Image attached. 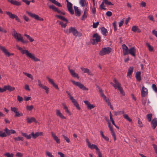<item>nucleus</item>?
<instances>
[{"mask_svg": "<svg viewBox=\"0 0 157 157\" xmlns=\"http://www.w3.org/2000/svg\"><path fill=\"white\" fill-rule=\"evenodd\" d=\"M17 49L19 50L22 54H26L27 56L29 57L35 61H40V60L36 57L34 54L30 53L28 50H23L22 48L19 47L18 45L16 46Z\"/></svg>", "mask_w": 157, "mask_h": 157, "instance_id": "1", "label": "nucleus"}, {"mask_svg": "<svg viewBox=\"0 0 157 157\" xmlns=\"http://www.w3.org/2000/svg\"><path fill=\"white\" fill-rule=\"evenodd\" d=\"M93 39L92 44L93 45L96 44L101 41V37L97 33L94 34L93 36Z\"/></svg>", "mask_w": 157, "mask_h": 157, "instance_id": "2", "label": "nucleus"}, {"mask_svg": "<svg viewBox=\"0 0 157 157\" xmlns=\"http://www.w3.org/2000/svg\"><path fill=\"white\" fill-rule=\"evenodd\" d=\"M112 49L110 47L104 48L99 53V55L101 56H103L107 54H109L111 51Z\"/></svg>", "mask_w": 157, "mask_h": 157, "instance_id": "3", "label": "nucleus"}, {"mask_svg": "<svg viewBox=\"0 0 157 157\" xmlns=\"http://www.w3.org/2000/svg\"><path fill=\"white\" fill-rule=\"evenodd\" d=\"M71 81L74 85L76 86H78L80 89L82 90H88V88L86 87L81 82H75V81L72 80H71Z\"/></svg>", "mask_w": 157, "mask_h": 157, "instance_id": "4", "label": "nucleus"}, {"mask_svg": "<svg viewBox=\"0 0 157 157\" xmlns=\"http://www.w3.org/2000/svg\"><path fill=\"white\" fill-rule=\"evenodd\" d=\"M69 32H70V33H72L73 35L76 37L77 36H82V33L78 32L75 27H70Z\"/></svg>", "mask_w": 157, "mask_h": 157, "instance_id": "5", "label": "nucleus"}, {"mask_svg": "<svg viewBox=\"0 0 157 157\" xmlns=\"http://www.w3.org/2000/svg\"><path fill=\"white\" fill-rule=\"evenodd\" d=\"M21 134L23 136L25 137L28 139H30L32 136L34 139H35L38 137L36 132L35 133H34L33 132H32L31 134L29 135H28L26 133L22 132Z\"/></svg>", "mask_w": 157, "mask_h": 157, "instance_id": "6", "label": "nucleus"}, {"mask_svg": "<svg viewBox=\"0 0 157 157\" xmlns=\"http://www.w3.org/2000/svg\"><path fill=\"white\" fill-rule=\"evenodd\" d=\"M113 81L114 82L116 83L117 85L116 87V89H117L118 90H119L121 94H122L123 95H124V92L121 86V84L117 80L116 78H114Z\"/></svg>", "mask_w": 157, "mask_h": 157, "instance_id": "7", "label": "nucleus"}, {"mask_svg": "<svg viewBox=\"0 0 157 157\" xmlns=\"http://www.w3.org/2000/svg\"><path fill=\"white\" fill-rule=\"evenodd\" d=\"M113 81L114 82L116 83L117 85L116 87V89H117L118 90H119L121 94H122L123 95H124V92L121 86V84L117 80L116 78H114Z\"/></svg>", "mask_w": 157, "mask_h": 157, "instance_id": "8", "label": "nucleus"}, {"mask_svg": "<svg viewBox=\"0 0 157 157\" xmlns=\"http://www.w3.org/2000/svg\"><path fill=\"white\" fill-rule=\"evenodd\" d=\"M26 12L31 17L34 18L37 20L40 21H43L44 20V19L43 18L39 17L37 15L33 14L31 12H29L28 11H27Z\"/></svg>", "mask_w": 157, "mask_h": 157, "instance_id": "9", "label": "nucleus"}, {"mask_svg": "<svg viewBox=\"0 0 157 157\" xmlns=\"http://www.w3.org/2000/svg\"><path fill=\"white\" fill-rule=\"evenodd\" d=\"M15 38L17 39L18 41H21L23 43H28V40H25L23 39V37L21 36V35L20 33H18L16 35H13Z\"/></svg>", "mask_w": 157, "mask_h": 157, "instance_id": "10", "label": "nucleus"}, {"mask_svg": "<svg viewBox=\"0 0 157 157\" xmlns=\"http://www.w3.org/2000/svg\"><path fill=\"white\" fill-rule=\"evenodd\" d=\"M0 49L1 50L2 52L4 53L5 55L8 57H10L11 56H13L14 54L13 53H10L8 50L6 49L4 47L1 46L0 45Z\"/></svg>", "mask_w": 157, "mask_h": 157, "instance_id": "11", "label": "nucleus"}, {"mask_svg": "<svg viewBox=\"0 0 157 157\" xmlns=\"http://www.w3.org/2000/svg\"><path fill=\"white\" fill-rule=\"evenodd\" d=\"M6 14L8 15L9 17L12 19H15V20L18 22H20V20L18 18L17 16L15 14H13L11 12H6Z\"/></svg>", "mask_w": 157, "mask_h": 157, "instance_id": "12", "label": "nucleus"}, {"mask_svg": "<svg viewBox=\"0 0 157 157\" xmlns=\"http://www.w3.org/2000/svg\"><path fill=\"white\" fill-rule=\"evenodd\" d=\"M11 110L15 113V117H20L23 116V113H19L18 111V109L16 107H11Z\"/></svg>", "mask_w": 157, "mask_h": 157, "instance_id": "13", "label": "nucleus"}, {"mask_svg": "<svg viewBox=\"0 0 157 157\" xmlns=\"http://www.w3.org/2000/svg\"><path fill=\"white\" fill-rule=\"evenodd\" d=\"M49 7L50 9H52L54 11L57 12L63 15H65V13L64 12H61L60 10H59L57 8L55 7L53 5L49 6Z\"/></svg>", "mask_w": 157, "mask_h": 157, "instance_id": "14", "label": "nucleus"}, {"mask_svg": "<svg viewBox=\"0 0 157 157\" xmlns=\"http://www.w3.org/2000/svg\"><path fill=\"white\" fill-rule=\"evenodd\" d=\"M4 131L6 132V135H7V136H10L12 134H15L16 133V131L13 130L11 129L10 130L8 129L7 128H5Z\"/></svg>", "mask_w": 157, "mask_h": 157, "instance_id": "15", "label": "nucleus"}, {"mask_svg": "<svg viewBox=\"0 0 157 157\" xmlns=\"http://www.w3.org/2000/svg\"><path fill=\"white\" fill-rule=\"evenodd\" d=\"M38 86L41 88H42L43 89H44L45 90L46 93L47 94H48L49 92V88L45 86H44L43 85L41 84V82L40 80H38Z\"/></svg>", "mask_w": 157, "mask_h": 157, "instance_id": "16", "label": "nucleus"}, {"mask_svg": "<svg viewBox=\"0 0 157 157\" xmlns=\"http://www.w3.org/2000/svg\"><path fill=\"white\" fill-rule=\"evenodd\" d=\"M148 94L147 90L144 86L142 87L141 91V95L142 97H144Z\"/></svg>", "mask_w": 157, "mask_h": 157, "instance_id": "17", "label": "nucleus"}, {"mask_svg": "<svg viewBox=\"0 0 157 157\" xmlns=\"http://www.w3.org/2000/svg\"><path fill=\"white\" fill-rule=\"evenodd\" d=\"M136 49L135 47H132L128 50V53L134 57L136 56Z\"/></svg>", "mask_w": 157, "mask_h": 157, "instance_id": "18", "label": "nucleus"}, {"mask_svg": "<svg viewBox=\"0 0 157 157\" xmlns=\"http://www.w3.org/2000/svg\"><path fill=\"white\" fill-rule=\"evenodd\" d=\"M122 47L124 55L125 56L128 55V51L129 50L128 49V47L124 44L122 45Z\"/></svg>", "mask_w": 157, "mask_h": 157, "instance_id": "19", "label": "nucleus"}, {"mask_svg": "<svg viewBox=\"0 0 157 157\" xmlns=\"http://www.w3.org/2000/svg\"><path fill=\"white\" fill-rule=\"evenodd\" d=\"M151 127L153 129H154L157 126V119L154 118L153 119L151 122Z\"/></svg>", "mask_w": 157, "mask_h": 157, "instance_id": "20", "label": "nucleus"}, {"mask_svg": "<svg viewBox=\"0 0 157 157\" xmlns=\"http://www.w3.org/2000/svg\"><path fill=\"white\" fill-rule=\"evenodd\" d=\"M84 103L87 106V108L89 109H91L95 107V106L93 105L90 104V103L88 101H84Z\"/></svg>", "mask_w": 157, "mask_h": 157, "instance_id": "21", "label": "nucleus"}, {"mask_svg": "<svg viewBox=\"0 0 157 157\" xmlns=\"http://www.w3.org/2000/svg\"><path fill=\"white\" fill-rule=\"evenodd\" d=\"M7 1L11 3V4L16 6H19L21 5V2H18L16 0H7Z\"/></svg>", "mask_w": 157, "mask_h": 157, "instance_id": "22", "label": "nucleus"}, {"mask_svg": "<svg viewBox=\"0 0 157 157\" xmlns=\"http://www.w3.org/2000/svg\"><path fill=\"white\" fill-rule=\"evenodd\" d=\"M27 122L28 123L30 124L32 122H34L35 123H37L38 122L36 119L34 117H31L30 118L29 117H27L26 119Z\"/></svg>", "mask_w": 157, "mask_h": 157, "instance_id": "23", "label": "nucleus"}, {"mask_svg": "<svg viewBox=\"0 0 157 157\" xmlns=\"http://www.w3.org/2000/svg\"><path fill=\"white\" fill-rule=\"evenodd\" d=\"M69 70L71 74L74 77H76L77 78L79 79V77L78 75L75 73V71L72 69H71L70 67H69Z\"/></svg>", "mask_w": 157, "mask_h": 157, "instance_id": "24", "label": "nucleus"}, {"mask_svg": "<svg viewBox=\"0 0 157 157\" xmlns=\"http://www.w3.org/2000/svg\"><path fill=\"white\" fill-rule=\"evenodd\" d=\"M81 69L82 71H83L84 73H87L88 75L92 76L93 75V73L90 72L89 69L88 68H85L84 67H81Z\"/></svg>", "mask_w": 157, "mask_h": 157, "instance_id": "25", "label": "nucleus"}, {"mask_svg": "<svg viewBox=\"0 0 157 157\" xmlns=\"http://www.w3.org/2000/svg\"><path fill=\"white\" fill-rule=\"evenodd\" d=\"M71 101L73 103L75 106L76 108L78 110H80L81 109V108L79 107V105L77 101L74 98H73V99H72V100H71Z\"/></svg>", "mask_w": 157, "mask_h": 157, "instance_id": "26", "label": "nucleus"}, {"mask_svg": "<svg viewBox=\"0 0 157 157\" xmlns=\"http://www.w3.org/2000/svg\"><path fill=\"white\" fill-rule=\"evenodd\" d=\"M52 136L55 140L57 144H59L60 143V139L55 134H54L53 132H51Z\"/></svg>", "mask_w": 157, "mask_h": 157, "instance_id": "27", "label": "nucleus"}, {"mask_svg": "<svg viewBox=\"0 0 157 157\" xmlns=\"http://www.w3.org/2000/svg\"><path fill=\"white\" fill-rule=\"evenodd\" d=\"M75 14L76 16L79 17L80 16L81 13L80 11L79 10L78 7L76 6H74Z\"/></svg>", "mask_w": 157, "mask_h": 157, "instance_id": "28", "label": "nucleus"}, {"mask_svg": "<svg viewBox=\"0 0 157 157\" xmlns=\"http://www.w3.org/2000/svg\"><path fill=\"white\" fill-rule=\"evenodd\" d=\"M56 115L57 116L59 117L62 119H66V117L64 116L63 114L60 112L59 110H56Z\"/></svg>", "mask_w": 157, "mask_h": 157, "instance_id": "29", "label": "nucleus"}, {"mask_svg": "<svg viewBox=\"0 0 157 157\" xmlns=\"http://www.w3.org/2000/svg\"><path fill=\"white\" fill-rule=\"evenodd\" d=\"M86 141L88 145V147L91 149H94V147L97 146L96 145L94 144H91V143L89 142L88 139H86Z\"/></svg>", "mask_w": 157, "mask_h": 157, "instance_id": "30", "label": "nucleus"}, {"mask_svg": "<svg viewBox=\"0 0 157 157\" xmlns=\"http://www.w3.org/2000/svg\"><path fill=\"white\" fill-rule=\"evenodd\" d=\"M141 72L140 71H137L135 75V77L137 81H140L141 80Z\"/></svg>", "mask_w": 157, "mask_h": 157, "instance_id": "31", "label": "nucleus"}, {"mask_svg": "<svg viewBox=\"0 0 157 157\" xmlns=\"http://www.w3.org/2000/svg\"><path fill=\"white\" fill-rule=\"evenodd\" d=\"M5 88L6 90H9L10 92L13 91L15 90L14 87H11L10 85L5 86Z\"/></svg>", "mask_w": 157, "mask_h": 157, "instance_id": "32", "label": "nucleus"}, {"mask_svg": "<svg viewBox=\"0 0 157 157\" xmlns=\"http://www.w3.org/2000/svg\"><path fill=\"white\" fill-rule=\"evenodd\" d=\"M55 16L56 17H57L58 18L60 19L62 21H66L67 23H68V21L67 19L65 18V17L61 15H55Z\"/></svg>", "mask_w": 157, "mask_h": 157, "instance_id": "33", "label": "nucleus"}, {"mask_svg": "<svg viewBox=\"0 0 157 157\" xmlns=\"http://www.w3.org/2000/svg\"><path fill=\"white\" fill-rule=\"evenodd\" d=\"M101 30L102 34L105 36H106V34L108 33L107 29L104 27H103L101 28Z\"/></svg>", "mask_w": 157, "mask_h": 157, "instance_id": "34", "label": "nucleus"}, {"mask_svg": "<svg viewBox=\"0 0 157 157\" xmlns=\"http://www.w3.org/2000/svg\"><path fill=\"white\" fill-rule=\"evenodd\" d=\"M133 67H130L128 70V71L127 72V75L130 76L131 75V74L133 72Z\"/></svg>", "mask_w": 157, "mask_h": 157, "instance_id": "35", "label": "nucleus"}, {"mask_svg": "<svg viewBox=\"0 0 157 157\" xmlns=\"http://www.w3.org/2000/svg\"><path fill=\"white\" fill-rule=\"evenodd\" d=\"M152 116V113H149L147 114L146 116L147 118L148 121L150 122L151 121V118Z\"/></svg>", "mask_w": 157, "mask_h": 157, "instance_id": "36", "label": "nucleus"}, {"mask_svg": "<svg viewBox=\"0 0 157 157\" xmlns=\"http://www.w3.org/2000/svg\"><path fill=\"white\" fill-rule=\"evenodd\" d=\"M57 22L59 23V24L61 25V26L62 28H65L67 26V22L66 23L64 24L62 21H57Z\"/></svg>", "mask_w": 157, "mask_h": 157, "instance_id": "37", "label": "nucleus"}, {"mask_svg": "<svg viewBox=\"0 0 157 157\" xmlns=\"http://www.w3.org/2000/svg\"><path fill=\"white\" fill-rule=\"evenodd\" d=\"M124 117L126 119L128 120L129 122H132V119L128 117V115L127 114H124L123 115Z\"/></svg>", "mask_w": 157, "mask_h": 157, "instance_id": "38", "label": "nucleus"}, {"mask_svg": "<svg viewBox=\"0 0 157 157\" xmlns=\"http://www.w3.org/2000/svg\"><path fill=\"white\" fill-rule=\"evenodd\" d=\"M94 149L96 150V151L97 152L98 156L102 155L98 147L97 146H95L94 147Z\"/></svg>", "mask_w": 157, "mask_h": 157, "instance_id": "39", "label": "nucleus"}, {"mask_svg": "<svg viewBox=\"0 0 157 157\" xmlns=\"http://www.w3.org/2000/svg\"><path fill=\"white\" fill-rule=\"evenodd\" d=\"M24 36H26L27 39H28L31 42H32L34 41V39L31 37L29 35L26 34H25Z\"/></svg>", "mask_w": 157, "mask_h": 157, "instance_id": "40", "label": "nucleus"}, {"mask_svg": "<svg viewBox=\"0 0 157 157\" xmlns=\"http://www.w3.org/2000/svg\"><path fill=\"white\" fill-rule=\"evenodd\" d=\"M33 108H34V106L33 105H31L30 106H29L28 105H27L26 106V109L28 111H31L33 109Z\"/></svg>", "mask_w": 157, "mask_h": 157, "instance_id": "41", "label": "nucleus"}, {"mask_svg": "<svg viewBox=\"0 0 157 157\" xmlns=\"http://www.w3.org/2000/svg\"><path fill=\"white\" fill-rule=\"evenodd\" d=\"M104 2L106 5L110 6V5H113V4L111 2L109 1L108 0H104Z\"/></svg>", "mask_w": 157, "mask_h": 157, "instance_id": "42", "label": "nucleus"}, {"mask_svg": "<svg viewBox=\"0 0 157 157\" xmlns=\"http://www.w3.org/2000/svg\"><path fill=\"white\" fill-rule=\"evenodd\" d=\"M23 73L26 76H27L28 77L31 78L32 80H33V76H32V75L31 74L24 72H23Z\"/></svg>", "mask_w": 157, "mask_h": 157, "instance_id": "43", "label": "nucleus"}, {"mask_svg": "<svg viewBox=\"0 0 157 157\" xmlns=\"http://www.w3.org/2000/svg\"><path fill=\"white\" fill-rule=\"evenodd\" d=\"M14 155L13 153L7 152L4 154V155L7 157H13Z\"/></svg>", "mask_w": 157, "mask_h": 157, "instance_id": "44", "label": "nucleus"}, {"mask_svg": "<svg viewBox=\"0 0 157 157\" xmlns=\"http://www.w3.org/2000/svg\"><path fill=\"white\" fill-rule=\"evenodd\" d=\"M146 45L148 48V49L149 51L151 52L153 50V48L148 43H146Z\"/></svg>", "mask_w": 157, "mask_h": 157, "instance_id": "45", "label": "nucleus"}, {"mask_svg": "<svg viewBox=\"0 0 157 157\" xmlns=\"http://www.w3.org/2000/svg\"><path fill=\"white\" fill-rule=\"evenodd\" d=\"M14 139L15 141H20V140H21V141L23 140V138L19 136L17 137H15L14 138Z\"/></svg>", "mask_w": 157, "mask_h": 157, "instance_id": "46", "label": "nucleus"}, {"mask_svg": "<svg viewBox=\"0 0 157 157\" xmlns=\"http://www.w3.org/2000/svg\"><path fill=\"white\" fill-rule=\"evenodd\" d=\"M104 0H103V2H102L101 5L100 6L99 8L100 9L102 10H105L106 9V8H105L104 6Z\"/></svg>", "mask_w": 157, "mask_h": 157, "instance_id": "47", "label": "nucleus"}, {"mask_svg": "<svg viewBox=\"0 0 157 157\" xmlns=\"http://www.w3.org/2000/svg\"><path fill=\"white\" fill-rule=\"evenodd\" d=\"M117 22L116 21H114L113 23V30L114 31H116L117 30Z\"/></svg>", "mask_w": 157, "mask_h": 157, "instance_id": "48", "label": "nucleus"}, {"mask_svg": "<svg viewBox=\"0 0 157 157\" xmlns=\"http://www.w3.org/2000/svg\"><path fill=\"white\" fill-rule=\"evenodd\" d=\"M138 123L139 125V127L140 128L142 127L143 126V124L141 121H140V118L138 117Z\"/></svg>", "mask_w": 157, "mask_h": 157, "instance_id": "49", "label": "nucleus"}, {"mask_svg": "<svg viewBox=\"0 0 157 157\" xmlns=\"http://www.w3.org/2000/svg\"><path fill=\"white\" fill-rule=\"evenodd\" d=\"M87 14L88 13H84L82 15V17L81 18V19L83 21L84 20L85 18H87Z\"/></svg>", "mask_w": 157, "mask_h": 157, "instance_id": "50", "label": "nucleus"}, {"mask_svg": "<svg viewBox=\"0 0 157 157\" xmlns=\"http://www.w3.org/2000/svg\"><path fill=\"white\" fill-rule=\"evenodd\" d=\"M86 2L85 0H80V3L81 6L82 7L84 6L85 5Z\"/></svg>", "mask_w": 157, "mask_h": 157, "instance_id": "51", "label": "nucleus"}, {"mask_svg": "<svg viewBox=\"0 0 157 157\" xmlns=\"http://www.w3.org/2000/svg\"><path fill=\"white\" fill-rule=\"evenodd\" d=\"M67 9L72 8V4L69 2L67 3Z\"/></svg>", "mask_w": 157, "mask_h": 157, "instance_id": "52", "label": "nucleus"}, {"mask_svg": "<svg viewBox=\"0 0 157 157\" xmlns=\"http://www.w3.org/2000/svg\"><path fill=\"white\" fill-rule=\"evenodd\" d=\"M7 136L5 132H3L2 131H0V136L2 137H6Z\"/></svg>", "mask_w": 157, "mask_h": 157, "instance_id": "53", "label": "nucleus"}, {"mask_svg": "<svg viewBox=\"0 0 157 157\" xmlns=\"http://www.w3.org/2000/svg\"><path fill=\"white\" fill-rule=\"evenodd\" d=\"M111 133L113 136L114 139V140L115 141L116 140V136L115 133L114 131V130L111 131Z\"/></svg>", "mask_w": 157, "mask_h": 157, "instance_id": "54", "label": "nucleus"}, {"mask_svg": "<svg viewBox=\"0 0 157 157\" xmlns=\"http://www.w3.org/2000/svg\"><path fill=\"white\" fill-rule=\"evenodd\" d=\"M99 22L98 21H97L96 23L93 22V27L94 28H97L98 25H99Z\"/></svg>", "mask_w": 157, "mask_h": 157, "instance_id": "55", "label": "nucleus"}, {"mask_svg": "<svg viewBox=\"0 0 157 157\" xmlns=\"http://www.w3.org/2000/svg\"><path fill=\"white\" fill-rule=\"evenodd\" d=\"M152 87L153 90L156 93H157V88L156 85L155 84L152 85Z\"/></svg>", "mask_w": 157, "mask_h": 157, "instance_id": "56", "label": "nucleus"}, {"mask_svg": "<svg viewBox=\"0 0 157 157\" xmlns=\"http://www.w3.org/2000/svg\"><path fill=\"white\" fill-rule=\"evenodd\" d=\"M62 136L63 137L64 139V140L67 142V143H70V140L66 136H65L64 135H62Z\"/></svg>", "mask_w": 157, "mask_h": 157, "instance_id": "57", "label": "nucleus"}, {"mask_svg": "<svg viewBox=\"0 0 157 157\" xmlns=\"http://www.w3.org/2000/svg\"><path fill=\"white\" fill-rule=\"evenodd\" d=\"M138 27L136 26H132V31L134 32H136L137 29H138Z\"/></svg>", "mask_w": 157, "mask_h": 157, "instance_id": "58", "label": "nucleus"}, {"mask_svg": "<svg viewBox=\"0 0 157 157\" xmlns=\"http://www.w3.org/2000/svg\"><path fill=\"white\" fill-rule=\"evenodd\" d=\"M17 100L20 102H21L23 101V98L22 97H20L19 96H17Z\"/></svg>", "mask_w": 157, "mask_h": 157, "instance_id": "59", "label": "nucleus"}, {"mask_svg": "<svg viewBox=\"0 0 157 157\" xmlns=\"http://www.w3.org/2000/svg\"><path fill=\"white\" fill-rule=\"evenodd\" d=\"M22 1L27 5H29L31 2L30 1H29L28 0H22Z\"/></svg>", "mask_w": 157, "mask_h": 157, "instance_id": "60", "label": "nucleus"}, {"mask_svg": "<svg viewBox=\"0 0 157 157\" xmlns=\"http://www.w3.org/2000/svg\"><path fill=\"white\" fill-rule=\"evenodd\" d=\"M0 31L4 33H7V31L4 28L1 26H0Z\"/></svg>", "mask_w": 157, "mask_h": 157, "instance_id": "61", "label": "nucleus"}, {"mask_svg": "<svg viewBox=\"0 0 157 157\" xmlns=\"http://www.w3.org/2000/svg\"><path fill=\"white\" fill-rule=\"evenodd\" d=\"M47 78L48 79L49 82L52 85L54 83V81L52 79H50L49 77H47Z\"/></svg>", "mask_w": 157, "mask_h": 157, "instance_id": "62", "label": "nucleus"}, {"mask_svg": "<svg viewBox=\"0 0 157 157\" xmlns=\"http://www.w3.org/2000/svg\"><path fill=\"white\" fill-rule=\"evenodd\" d=\"M46 155L49 157H54V156L52 155L51 153L48 151L46 152Z\"/></svg>", "mask_w": 157, "mask_h": 157, "instance_id": "63", "label": "nucleus"}, {"mask_svg": "<svg viewBox=\"0 0 157 157\" xmlns=\"http://www.w3.org/2000/svg\"><path fill=\"white\" fill-rule=\"evenodd\" d=\"M16 156L18 157H22L23 156V154L20 152H17L16 154Z\"/></svg>", "mask_w": 157, "mask_h": 157, "instance_id": "64", "label": "nucleus"}]
</instances>
